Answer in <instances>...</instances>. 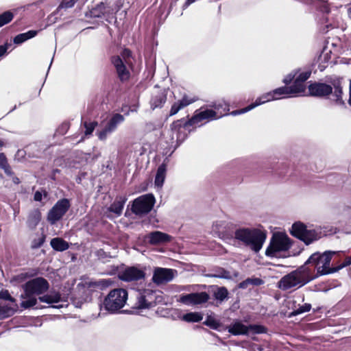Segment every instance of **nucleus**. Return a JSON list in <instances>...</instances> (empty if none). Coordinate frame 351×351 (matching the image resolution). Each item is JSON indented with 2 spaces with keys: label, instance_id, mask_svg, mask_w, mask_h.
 <instances>
[{
  "label": "nucleus",
  "instance_id": "46",
  "mask_svg": "<svg viewBox=\"0 0 351 351\" xmlns=\"http://www.w3.org/2000/svg\"><path fill=\"white\" fill-rule=\"evenodd\" d=\"M212 276L215 277V278H226V279L230 278L229 272L226 271L225 270H223L222 271H221L220 274L212 275Z\"/></svg>",
  "mask_w": 351,
  "mask_h": 351
},
{
  "label": "nucleus",
  "instance_id": "9",
  "mask_svg": "<svg viewBox=\"0 0 351 351\" xmlns=\"http://www.w3.org/2000/svg\"><path fill=\"white\" fill-rule=\"evenodd\" d=\"M155 204V197L152 194H146L138 197L133 202L132 211L137 215L147 214Z\"/></svg>",
  "mask_w": 351,
  "mask_h": 351
},
{
  "label": "nucleus",
  "instance_id": "36",
  "mask_svg": "<svg viewBox=\"0 0 351 351\" xmlns=\"http://www.w3.org/2000/svg\"><path fill=\"white\" fill-rule=\"evenodd\" d=\"M13 19L12 12L8 11L0 15V27L8 23Z\"/></svg>",
  "mask_w": 351,
  "mask_h": 351
},
{
  "label": "nucleus",
  "instance_id": "16",
  "mask_svg": "<svg viewBox=\"0 0 351 351\" xmlns=\"http://www.w3.org/2000/svg\"><path fill=\"white\" fill-rule=\"evenodd\" d=\"M223 117V114L220 112V114H217V112L212 109H206L202 111H196L195 114L189 120L187 125H194L199 123L203 120H215Z\"/></svg>",
  "mask_w": 351,
  "mask_h": 351
},
{
  "label": "nucleus",
  "instance_id": "12",
  "mask_svg": "<svg viewBox=\"0 0 351 351\" xmlns=\"http://www.w3.org/2000/svg\"><path fill=\"white\" fill-rule=\"evenodd\" d=\"M70 207L68 199H62L57 202V203L49 210L47 215V220L51 224H55L58 221L64 214L67 212Z\"/></svg>",
  "mask_w": 351,
  "mask_h": 351
},
{
  "label": "nucleus",
  "instance_id": "29",
  "mask_svg": "<svg viewBox=\"0 0 351 351\" xmlns=\"http://www.w3.org/2000/svg\"><path fill=\"white\" fill-rule=\"evenodd\" d=\"M286 88L288 90L285 93V95L303 93L305 91L306 86L304 82H302L295 78L293 84L290 87H286Z\"/></svg>",
  "mask_w": 351,
  "mask_h": 351
},
{
  "label": "nucleus",
  "instance_id": "4",
  "mask_svg": "<svg viewBox=\"0 0 351 351\" xmlns=\"http://www.w3.org/2000/svg\"><path fill=\"white\" fill-rule=\"evenodd\" d=\"M334 252L326 251L323 254L319 252L313 253L305 262L304 265L309 266L313 269V275L315 278L333 273L336 269L330 267L332 255Z\"/></svg>",
  "mask_w": 351,
  "mask_h": 351
},
{
  "label": "nucleus",
  "instance_id": "58",
  "mask_svg": "<svg viewBox=\"0 0 351 351\" xmlns=\"http://www.w3.org/2000/svg\"><path fill=\"white\" fill-rule=\"evenodd\" d=\"M247 285H248V284H247V283L245 282V281L244 280V281H243L242 282H241V283L239 284V287H240V288H242V289H244V288H245V287H247Z\"/></svg>",
  "mask_w": 351,
  "mask_h": 351
},
{
  "label": "nucleus",
  "instance_id": "17",
  "mask_svg": "<svg viewBox=\"0 0 351 351\" xmlns=\"http://www.w3.org/2000/svg\"><path fill=\"white\" fill-rule=\"evenodd\" d=\"M288 90L287 88H286V86L285 87H280L278 88L275 89L272 92H269L267 93H265L261 97H258L256 101L251 104L252 106H253V108L255 107L262 104H265V102L274 100V99H278L280 97L281 95H285V93Z\"/></svg>",
  "mask_w": 351,
  "mask_h": 351
},
{
  "label": "nucleus",
  "instance_id": "27",
  "mask_svg": "<svg viewBox=\"0 0 351 351\" xmlns=\"http://www.w3.org/2000/svg\"><path fill=\"white\" fill-rule=\"evenodd\" d=\"M50 245L51 247L58 252H63L69 249V243L60 237H56L51 240Z\"/></svg>",
  "mask_w": 351,
  "mask_h": 351
},
{
  "label": "nucleus",
  "instance_id": "24",
  "mask_svg": "<svg viewBox=\"0 0 351 351\" xmlns=\"http://www.w3.org/2000/svg\"><path fill=\"white\" fill-rule=\"evenodd\" d=\"M196 100L197 99L195 98L189 99L187 96H184L181 100L174 103L172 105L170 110V115L172 116L177 114L179 112V110L189 106V104L195 102Z\"/></svg>",
  "mask_w": 351,
  "mask_h": 351
},
{
  "label": "nucleus",
  "instance_id": "64",
  "mask_svg": "<svg viewBox=\"0 0 351 351\" xmlns=\"http://www.w3.org/2000/svg\"><path fill=\"white\" fill-rule=\"evenodd\" d=\"M311 0H304L305 3H308V2L310 1Z\"/></svg>",
  "mask_w": 351,
  "mask_h": 351
},
{
  "label": "nucleus",
  "instance_id": "30",
  "mask_svg": "<svg viewBox=\"0 0 351 351\" xmlns=\"http://www.w3.org/2000/svg\"><path fill=\"white\" fill-rule=\"evenodd\" d=\"M126 198L119 197L110 206L109 210L119 216L121 215Z\"/></svg>",
  "mask_w": 351,
  "mask_h": 351
},
{
  "label": "nucleus",
  "instance_id": "18",
  "mask_svg": "<svg viewBox=\"0 0 351 351\" xmlns=\"http://www.w3.org/2000/svg\"><path fill=\"white\" fill-rule=\"evenodd\" d=\"M231 228L232 224L230 222L225 220H217L213 224L212 231L219 238L226 239L230 236L229 232Z\"/></svg>",
  "mask_w": 351,
  "mask_h": 351
},
{
  "label": "nucleus",
  "instance_id": "49",
  "mask_svg": "<svg viewBox=\"0 0 351 351\" xmlns=\"http://www.w3.org/2000/svg\"><path fill=\"white\" fill-rule=\"evenodd\" d=\"M24 34H25V37L26 38V40H28L32 38H34L37 34V31L29 30Z\"/></svg>",
  "mask_w": 351,
  "mask_h": 351
},
{
  "label": "nucleus",
  "instance_id": "42",
  "mask_svg": "<svg viewBox=\"0 0 351 351\" xmlns=\"http://www.w3.org/2000/svg\"><path fill=\"white\" fill-rule=\"evenodd\" d=\"M75 0H63L61 3L60 7L64 8H69L74 5Z\"/></svg>",
  "mask_w": 351,
  "mask_h": 351
},
{
  "label": "nucleus",
  "instance_id": "33",
  "mask_svg": "<svg viewBox=\"0 0 351 351\" xmlns=\"http://www.w3.org/2000/svg\"><path fill=\"white\" fill-rule=\"evenodd\" d=\"M203 319L201 313L197 312L188 313L183 315L182 319L187 322H198Z\"/></svg>",
  "mask_w": 351,
  "mask_h": 351
},
{
  "label": "nucleus",
  "instance_id": "10",
  "mask_svg": "<svg viewBox=\"0 0 351 351\" xmlns=\"http://www.w3.org/2000/svg\"><path fill=\"white\" fill-rule=\"evenodd\" d=\"M249 331L254 334H262L267 332V328L258 324L245 326L240 322H237L228 327V332L234 335H246Z\"/></svg>",
  "mask_w": 351,
  "mask_h": 351
},
{
  "label": "nucleus",
  "instance_id": "62",
  "mask_svg": "<svg viewBox=\"0 0 351 351\" xmlns=\"http://www.w3.org/2000/svg\"><path fill=\"white\" fill-rule=\"evenodd\" d=\"M194 1H195V0H187L186 4V5H189L191 3H193Z\"/></svg>",
  "mask_w": 351,
  "mask_h": 351
},
{
  "label": "nucleus",
  "instance_id": "51",
  "mask_svg": "<svg viewBox=\"0 0 351 351\" xmlns=\"http://www.w3.org/2000/svg\"><path fill=\"white\" fill-rule=\"evenodd\" d=\"M350 265H351V256H348L345 258L343 263L339 267V269H342V268H343L346 266Z\"/></svg>",
  "mask_w": 351,
  "mask_h": 351
},
{
  "label": "nucleus",
  "instance_id": "11",
  "mask_svg": "<svg viewBox=\"0 0 351 351\" xmlns=\"http://www.w3.org/2000/svg\"><path fill=\"white\" fill-rule=\"evenodd\" d=\"M125 120L124 116L116 113L108 120L106 125L100 131L97 132V135L100 141H106L108 136L114 132L118 125L123 123Z\"/></svg>",
  "mask_w": 351,
  "mask_h": 351
},
{
  "label": "nucleus",
  "instance_id": "14",
  "mask_svg": "<svg viewBox=\"0 0 351 351\" xmlns=\"http://www.w3.org/2000/svg\"><path fill=\"white\" fill-rule=\"evenodd\" d=\"M119 278L125 282L143 280L145 277V270L136 267H128L119 274Z\"/></svg>",
  "mask_w": 351,
  "mask_h": 351
},
{
  "label": "nucleus",
  "instance_id": "52",
  "mask_svg": "<svg viewBox=\"0 0 351 351\" xmlns=\"http://www.w3.org/2000/svg\"><path fill=\"white\" fill-rule=\"evenodd\" d=\"M297 73H294L293 75L292 73H290L289 75H288L285 79H284V82L286 84H289L294 78H295V75H296Z\"/></svg>",
  "mask_w": 351,
  "mask_h": 351
},
{
  "label": "nucleus",
  "instance_id": "6",
  "mask_svg": "<svg viewBox=\"0 0 351 351\" xmlns=\"http://www.w3.org/2000/svg\"><path fill=\"white\" fill-rule=\"evenodd\" d=\"M128 299V292L123 289H115L110 291L103 302L104 308L114 313L123 308Z\"/></svg>",
  "mask_w": 351,
  "mask_h": 351
},
{
  "label": "nucleus",
  "instance_id": "22",
  "mask_svg": "<svg viewBox=\"0 0 351 351\" xmlns=\"http://www.w3.org/2000/svg\"><path fill=\"white\" fill-rule=\"evenodd\" d=\"M112 62L116 68L117 74L121 80H128L130 76V73L127 70L123 60L119 56H114L112 58Z\"/></svg>",
  "mask_w": 351,
  "mask_h": 351
},
{
  "label": "nucleus",
  "instance_id": "61",
  "mask_svg": "<svg viewBox=\"0 0 351 351\" xmlns=\"http://www.w3.org/2000/svg\"><path fill=\"white\" fill-rule=\"evenodd\" d=\"M245 281V282H246L247 284H248V285H249V284H252V278H247V279H246Z\"/></svg>",
  "mask_w": 351,
  "mask_h": 351
},
{
  "label": "nucleus",
  "instance_id": "35",
  "mask_svg": "<svg viewBox=\"0 0 351 351\" xmlns=\"http://www.w3.org/2000/svg\"><path fill=\"white\" fill-rule=\"evenodd\" d=\"M311 308V305L310 304L306 303L303 305L299 306L298 308L295 309L291 312V315L295 316L304 313L308 312Z\"/></svg>",
  "mask_w": 351,
  "mask_h": 351
},
{
  "label": "nucleus",
  "instance_id": "5",
  "mask_svg": "<svg viewBox=\"0 0 351 351\" xmlns=\"http://www.w3.org/2000/svg\"><path fill=\"white\" fill-rule=\"evenodd\" d=\"M332 87L324 83H314L308 86L311 95L316 97H324L332 93L335 100L339 104H344L342 99V87L340 80H337L332 82Z\"/></svg>",
  "mask_w": 351,
  "mask_h": 351
},
{
  "label": "nucleus",
  "instance_id": "32",
  "mask_svg": "<svg viewBox=\"0 0 351 351\" xmlns=\"http://www.w3.org/2000/svg\"><path fill=\"white\" fill-rule=\"evenodd\" d=\"M214 110L217 112V114H220V112L223 115L226 114V112L229 111V104L224 100H220L215 102L211 106Z\"/></svg>",
  "mask_w": 351,
  "mask_h": 351
},
{
  "label": "nucleus",
  "instance_id": "2",
  "mask_svg": "<svg viewBox=\"0 0 351 351\" xmlns=\"http://www.w3.org/2000/svg\"><path fill=\"white\" fill-rule=\"evenodd\" d=\"M315 278V276L313 275V269L306 265H303L283 276L278 282V287L282 290L300 288Z\"/></svg>",
  "mask_w": 351,
  "mask_h": 351
},
{
  "label": "nucleus",
  "instance_id": "34",
  "mask_svg": "<svg viewBox=\"0 0 351 351\" xmlns=\"http://www.w3.org/2000/svg\"><path fill=\"white\" fill-rule=\"evenodd\" d=\"M228 291L224 287H219L214 293V296L216 300L221 302L223 301L228 298Z\"/></svg>",
  "mask_w": 351,
  "mask_h": 351
},
{
  "label": "nucleus",
  "instance_id": "43",
  "mask_svg": "<svg viewBox=\"0 0 351 351\" xmlns=\"http://www.w3.org/2000/svg\"><path fill=\"white\" fill-rule=\"evenodd\" d=\"M44 242V239L38 238V239H34L32 242L31 247L32 248H38L40 247Z\"/></svg>",
  "mask_w": 351,
  "mask_h": 351
},
{
  "label": "nucleus",
  "instance_id": "8",
  "mask_svg": "<svg viewBox=\"0 0 351 351\" xmlns=\"http://www.w3.org/2000/svg\"><path fill=\"white\" fill-rule=\"evenodd\" d=\"M291 234L302 241L306 245L317 240L320 236L315 229L308 228V227L300 221L294 223L292 225Z\"/></svg>",
  "mask_w": 351,
  "mask_h": 351
},
{
  "label": "nucleus",
  "instance_id": "59",
  "mask_svg": "<svg viewBox=\"0 0 351 351\" xmlns=\"http://www.w3.org/2000/svg\"><path fill=\"white\" fill-rule=\"evenodd\" d=\"M180 123H179V121H178L177 122H174L172 125H171V128L172 129H174L177 127V125H178Z\"/></svg>",
  "mask_w": 351,
  "mask_h": 351
},
{
  "label": "nucleus",
  "instance_id": "28",
  "mask_svg": "<svg viewBox=\"0 0 351 351\" xmlns=\"http://www.w3.org/2000/svg\"><path fill=\"white\" fill-rule=\"evenodd\" d=\"M167 167L166 165L162 163L160 165L156 172L155 177L154 184L157 187L161 188L166 177Z\"/></svg>",
  "mask_w": 351,
  "mask_h": 351
},
{
  "label": "nucleus",
  "instance_id": "47",
  "mask_svg": "<svg viewBox=\"0 0 351 351\" xmlns=\"http://www.w3.org/2000/svg\"><path fill=\"white\" fill-rule=\"evenodd\" d=\"M318 3H319L320 8L322 12L328 13L330 11L328 3L326 1L318 0Z\"/></svg>",
  "mask_w": 351,
  "mask_h": 351
},
{
  "label": "nucleus",
  "instance_id": "48",
  "mask_svg": "<svg viewBox=\"0 0 351 351\" xmlns=\"http://www.w3.org/2000/svg\"><path fill=\"white\" fill-rule=\"evenodd\" d=\"M206 326H210L213 328H217L218 324L213 319L208 318L207 320L204 322Z\"/></svg>",
  "mask_w": 351,
  "mask_h": 351
},
{
  "label": "nucleus",
  "instance_id": "37",
  "mask_svg": "<svg viewBox=\"0 0 351 351\" xmlns=\"http://www.w3.org/2000/svg\"><path fill=\"white\" fill-rule=\"evenodd\" d=\"M84 125L86 128L85 135L88 136L93 133L95 127L97 125V122H96V121H93V122H90V123L84 122Z\"/></svg>",
  "mask_w": 351,
  "mask_h": 351
},
{
  "label": "nucleus",
  "instance_id": "40",
  "mask_svg": "<svg viewBox=\"0 0 351 351\" xmlns=\"http://www.w3.org/2000/svg\"><path fill=\"white\" fill-rule=\"evenodd\" d=\"M27 278V274L25 273L20 274L19 275L15 276L13 277L12 280V282L16 284H19L21 282H23L26 280Z\"/></svg>",
  "mask_w": 351,
  "mask_h": 351
},
{
  "label": "nucleus",
  "instance_id": "21",
  "mask_svg": "<svg viewBox=\"0 0 351 351\" xmlns=\"http://www.w3.org/2000/svg\"><path fill=\"white\" fill-rule=\"evenodd\" d=\"M18 309L16 300L11 302H0V319L12 316Z\"/></svg>",
  "mask_w": 351,
  "mask_h": 351
},
{
  "label": "nucleus",
  "instance_id": "50",
  "mask_svg": "<svg viewBox=\"0 0 351 351\" xmlns=\"http://www.w3.org/2000/svg\"><path fill=\"white\" fill-rule=\"evenodd\" d=\"M24 34H25V37L26 38V40H28L32 38H34L37 34V31L29 30Z\"/></svg>",
  "mask_w": 351,
  "mask_h": 351
},
{
  "label": "nucleus",
  "instance_id": "56",
  "mask_svg": "<svg viewBox=\"0 0 351 351\" xmlns=\"http://www.w3.org/2000/svg\"><path fill=\"white\" fill-rule=\"evenodd\" d=\"M34 200L35 201H41L42 199V193L39 191H36L34 194Z\"/></svg>",
  "mask_w": 351,
  "mask_h": 351
},
{
  "label": "nucleus",
  "instance_id": "25",
  "mask_svg": "<svg viewBox=\"0 0 351 351\" xmlns=\"http://www.w3.org/2000/svg\"><path fill=\"white\" fill-rule=\"evenodd\" d=\"M39 300L42 302L48 304H56L61 301V295L58 292H51L49 294L44 295L38 298ZM62 306L52 305V307L60 308Z\"/></svg>",
  "mask_w": 351,
  "mask_h": 351
},
{
  "label": "nucleus",
  "instance_id": "20",
  "mask_svg": "<svg viewBox=\"0 0 351 351\" xmlns=\"http://www.w3.org/2000/svg\"><path fill=\"white\" fill-rule=\"evenodd\" d=\"M147 239L152 245H160L170 242L172 237L165 232L154 231L147 235Z\"/></svg>",
  "mask_w": 351,
  "mask_h": 351
},
{
  "label": "nucleus",
  "instance_id": "53",
  "mask_svg": "<svg viewBox=\"0 0 351 351\" xmlns=\"http://www.w3.org/2000/svg\"><path fill=\"white\" fill-rule=\"evenodd\" d=\"M263 282V281L260 279V278H252V284L251 285H262Z\"/></svg>",
  "mask_w": 351,
  "mask_h": 351
},
{
  "label": "nucleus",
  "instance_id": "19",
  "mask_svg": "<svg viewBox=\"0 0 351 351\" xmlns=\"http://www.w3.org/2000/svg\"><path fill=\"white\" fill-rule=\"evenodd\" d=\"M155 297L154 292L150 289H145L138 293L137 307L138 308H146L152 306Z\"/></svg>",
  "mask_w": 351,
  "mask_h": 351
},
{
  "label": "nucleus",
  "instance_id": "44",
  "mask_svg": "<svg viewBox=\"0 0 351 351\" xmlns=\"http://www.w3.org/2000/svg\"><path fill=\"white\" fill-rule=\"evenodd\" d=\"M252 109H253V106H251V104L241 110H234V111H232L231 112V114L232 115H237V114H242V113H245V112H247L250 110H251Z\"/></svg>",
  "mask_w": 351,
  "mask_h": 351
},
{
  "label": "nucleus",
  "instance_id": "1",
  "mask_svg": "<svg viewBox=\"0 0 351 351\" xmlns=\"http://www.w3.org/2000/svg\"><path fill=\"white\" fill-rule=\"evenodd\" d=\"M49 282L42 277H37L26 282L23 285V293L21 295V306L29 308L37 303L36 295H41L49 289Z\"/></svg>",
  "mask_w": 351,
  "mask_h": 351
},
{
  "label": "nucleus",
  "instance_id": "57",
  "mask_svg": "<svg viewBox=\"0 0 351 351\" xmlns=\"http://www.w3.org/2000/svg\"><path fill=\"white\" fill-rule=\"evenodd\" d=\"M5 160L3 154H0V165H2Z\"/></svg>",
  "mask_w": 351,
  "mask_h": 351
},
{
  "label": "nucleus",
  "instance_id": "39",
  "mask_svg": "<svg viewBox=\"0 0 351 351\" xmlns=\"http://www.w3.org/2000/svg\"><path fill=\"white\" fill-rule=\"evenodd\" d=\"M0 300H3L1 302H11L12 300H16L9 293L8 290L0 291Z\"/></svg>",
  "mask_w": 351,
  "mask_h": 351
},
{
  "label": "nucleus",
  "instance_id": "60",
  "mask_svg": "<svg viewBox=\"0 0 351 351\" xmlns=\"http://www.w3.org/2000/svg\"><path fill=\"white\" fill-rule=\"evenodd\" d=\"M348 104L351 106V80H350V98L348 100Z\"/></svg>",
  "mask_w": 351,
  "mask_h": 351
},
{
  "label": "nucleus",
  "instance_id": "45",
  "mask_svg": "<svg viewBox=\"0 0 351 351\" xmlns=\"http://www.w3.org/2000/svg\"><path fill=\"white\" fill-rule=\"evenodd\" d=\"M26 38L25 37V34L23 33V34H20L19 35H17L14 38V43H16V44H21L23 43V42L26 41Z\"/></svg>",
  "mask_w": 351,
  "mask_h": 351
},
{
  "label": "nucleus",
  "instance_id": "54",
  "mask_svg": "<svg viewBox=\"0 0 351 351\" xmlns=\"http://www.w3.org/2000/svg\"><path fill=\"white\" fill-rule=\"evenodd\" d=\"M122 56L123 57L124 61L125 62H128L126 58H129L131 56V52L128 49H124L123 51Z\"/></svg>",
  "mask_w": 351,
  "mask_h": 351
},
{
  "label": "nucleus",
  "instance_id": "31",
  "mask_svg": "<svg viewBox=\"0 0 351 351\" xmlns=\"http://www.w3.org/2000/svg\"><path fill=\"white\" fill-rule=\"evenodd\" d=\"M40 218L41 214L38 210L35 209L32 210L28 216L27 221L28 226L30 228H34L39 223Z\"/></svg>",
  "mask_w": 351,
  "mask_h": 351
},
{
  "label": "nucleus",
  "instance_id": "41",
  "mask_svg": "<svg viewBox=\"0 0 351 351\" xmlns=\"http://www.w3.org/2000/svg\"><path fill=\"white\" fill-rule=\"evenodd\" d=\"M110 285V282L108 280H101L98 282H90L88 283V286L90 287H104V286H108Z\"/></svg>",
  "mask_w": 351,
  "mask_h": 351
},
{
  "label": "nucleus",
  "instance_id": "26",
  "mask_svg": "<svg viewBox=\"0 0 351 351\" xmlns=\"http://www.w3.org/2000/svg\"><path fill=\"white\" fill-rule=\"evenodd\" d=\"M167 96L164 91H159L153 94L150 100V106L152 110L161 108L166 102Z\"/></svg>",
  "mask_w": 351,
  "mask_h": 351
},
{
  "label": "nucleus",
  "instance_id": "13",
  "mask_svg": "<svg viewBox=\"0 0 351 351\" xmlns=\"http://www.w3.org/2000/svg\"><path fill=\"white\" fill-rule=\"evenodd\" d=\"M177 274L173 269L156 267L152 276L153 282L156 285L165 284L171 281Z\"/></svg>",
  "mask_w": 351,
  "mask_h": 351
},
{
  "label": "nucleus",
  "instance_id": "55",
  "mask_svg": "<svg viewBox=\"0 0 351 351\" xmlns=\"http://www.w3.org/2000/svg\"><path fill=\"white\" fill-rule=\"evenodd\" d=\"M8 49L7 45H0V57L3 56Z\"/></svg>",
  "mask_w": 351,
  "mask_h": 351
},
{
  "label": "nucleus",
  "instance_id": "38",
  "mask_svg": "<svg viewBox=\"0 0 351 351\" xmlns=\"http://www.w3.org/2000/svg\"><path fill=\"white\" fill-rule=\"evenodd\" d=\"M295 73H297L295 75V78L297 80L302 82H305V81L310 77L311 72L310 71H306L300 73L298 72H295Z\"/></svg>",
  "mask_w": 351,
  "mask_h": 351
},
{
  "label": "nucleus",
  "instance_id": "23",
  "mask_svg": "<svg viewBox=\"0 0 351 351\" xmlns=\"http://www.w3.org/2000/svg\"><path fill=\"white\" fill-rule=\"evenodd\" d=\"M114 12V9L110 6V2L106 1L98 4L93 8L92 13L95 17H100L101 15H109Z\"/></svg>",
  "mask_w": 351,
  "mask_h": 351
},
{
  "label": "nucleus",
  "instance_id": "7",
  "mask_svg": "<svg viewBox=\"0 0 351 351\" xmlns=\"http://www.w3.org/2000/svg\"><path fill=\"white\" fill-rule=\"evenodd\" d=\"M291 246L290 239L286 234L276 232L273 234L270 240L265 255L269 257H277L280 252L288 251Z\"/></svg>",
  "mask_w": 351,
  "mask_h": 351
},
{
  "label": "nucleus",
  "instance_id": "63",
  "mask_svg": "<svg viewBox=\"0 0 351 351\" xmlns=\"http://www.w3.org/2000/svg\"><path fill=\"white\" fill-rule=\"evenodd\" d=\"M348 13L350 19H351V8L348 9Z\"/></svg>",
  "mask_w": 351,
  "mask_h": 351
},
{
  "label": "nucleus",
  "instance_id": "15",
  "mask_svg": "<svg viewBox=\"0 0 351 351\" xmlns=\"http://www.w3.org/2000/svg\"><path fill=\"white\" fill-rule=\"evenodd\" d=\"M209 300V295L206 292L192 293L182 295L178 301L184 304L197 305L206 302Z\"/></svg>",
  "mask_w": 351,
  "mask_h": 351
},
{
  "label": "nucleus",
  "instance_id": "3",
  "mask_svg": "<svg viewBox=\"0 0 351 351\" xmlns=\"http://www.w3.org/2000/svg\"><path fill=\"white\" fill-rule=\"evenodd\" d=\"M266 238V232L258 228H241L234 232V239L256 253L261 250Z\"/></svg>",
  "mask_w": 351,
  "mask_h": 351
}]
</instances>
